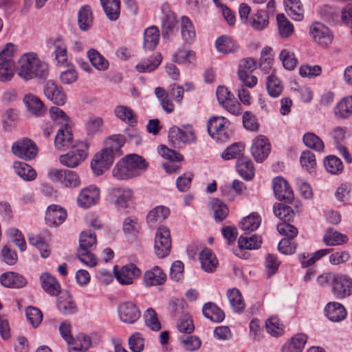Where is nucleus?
Segmentation results:
<instances>
[{
  "mask_svg": "<svg viewBox=\"0 0 352 352\" xmlns=\"http://www.w3.org/2000/svg\"><path fill=\"white\" fill-rule=\"evenodd\" d=\"M277 24L280 36L283 38L290 36L294 32L293 25L283 14H278L276 16Z\"/></svg>",
  "mask_w": 352,
  "mask_h": 352,
  "instance_id": "3c124183",
  "label": "nucleus"
},
{
  "mask_svg": "<svg viewBox=\"0 0 352 352\" xmlns=\"http://www.w3.org/2000/svg\"><path fill=\"white\" fill-rule=\"evenodd\" d=\"M67 212L64 208L52 204L47 207L45 212V221L50 226H58L64 222Z\"/></svg>",
  "mask_w": 352,
  "mask_h": 352,
  "instance_id": "aec40b11",
  "label": "nucleus"
},
{
  "mask_svg": "<svg viewBox=\"0 0 352 352\" xmlns=\"http://www.w3.org/2000/svg\"><path fill=\"white\" fill-rule=\"evenodd\" d=\"M166 280V274L158 266H154L152 269L146 271L143 277L144 283L147 287L163 285Z\"/></svg>",
  "mask_w": 352,
  "mask_h": 352,
  "instance_id": "4be33fe9",
  "label": "nucleus"
},
{
  "mask_svg": "<svg viewBox=\"0 0 352 352\" xmlns=\"http://www.w3.org/2000/svg\"><path fill=\"white\" fill-rule=\"evenodd\" d=\"M230 122L223 116H213L208 120L207 131L210 136L220 142L229 138L228 132Z\"/></svg>",
  "mask_w": 352,
  "mask_h": 352,
  "instance_id": "39448f33",
  "label": "nucleus"
},
{
  "mask_svg": "<svg viewBox=\"0 0 352 352\" xmlns=\"http://www.w3.org/2000/svg\"><path fill=\"white\" fill-rule=\"evenodd\" d=\"M126 142L125 137L120 134L112 135L108 137L104 141V147L102 150H106L111 156L119 157L122 155L121 148Z\"/></svg>",
  "mask_w": 352,
  "mask_h": 352,
  "instance_id": "412c9836",
  "label": "nucleus"
},
{
  "mask_svg": "<svg viewBox=\"0 0 352 352\" xmlns=\"http://www.w3.org/2000/svg\"><path fill=\"white\" fill-rule=\"evenodd\" d=\"M250 25L256 30H261L266 28L269 23V16L264 10H258L252 15L250 21Z\"/></svg>",
  "mask_w": 352,
  "mask_h": 352,
  "instance_id": "de8ad7c7",
  "label": "nucleus"
},
{
  "mask_svg": "<svg viewBox=\"0 0 352 352\" xmlns=\"http://www.w3.org/2000/svg\"><path fill=\"white\" fill-rule=\"evenodd\" d=\"M148 166V162L142 156L137 154H129L116 164L113 169V176H126L129 172L144 170Z\"/></svg>",
  "mask_w": 352,
  "mask_h": 352,
  "instance_id": "7ed1b4c3",
  "label": "nucleus"
},
{
  "mask_svg": "<svg viewBox=\"0 0 352 352\" xmlns=\"http://www.w3.org/2000/svg\"><path fill=\"white\" fill-rule=\"evenodd\" d=\"M202 312L204 316L215 322H221L224 318V312L213 302L204 304Z\"/></svg>",
  "mask_w": 352,
  "mask_h": 352,
  "instance_id": "f704fd0d",
  "label": "nucleus"
},
{
  "mask_svg": "<svg viewBox=\"0 0 352 352\" xmlns=\"http://www.w3.org/2000/svg\"><path fill=\"white\" fill-rule=\"evenodd\" d=\"M25 315L28 320L33 327H37L43 320L42 312L36 307L30 306L25 310Z\"/></svg>",
  "mask_w": 352,
  "mask_h": 352,
  "instance_id": "0e129e2a",
  "label": "nucleus"
},
{
  "mask_svg": "<svg viewBox=\"0 0 352 352\" xmlns=\"http://www.w3.org/2000/svg\"><path fill=\"white\" fill-rule=\"evenodd\" d=\"M250 151L255 161L262 163L267 158L271 151L269 140L262 135L256 136L253 140Z\"/></svg>",
  "mask_w": 352,
  "mask_h": 352,
  "instance_id": "9d476101",
  "label": "nucleus"
},
{
  "mask_svg": "<svg viewBox=\"0 0 352 352\" xmlns=\"http://www.w3.org/2000/svg\"><path fill=\"white\" fill-rule=\"evenodd\" d=\"M103 10L110 21H116L120 14V0H100Z\"/></svg>",
  "mask_w": 352,
  "mask_h": 352,
  "instance_id": "c85d7f7f",
  "label": "nucleus"
},
{
  "mask_svg": "<svg viewBox=\"0 0 352 352\" xmlns=\"http://www.w3.org/2000/svg\"><path fill=\"white\" fill-rule=\"evenodd\" d=\"M266 87L269 95L273 98L278 97L283 89L282 82L274 74H271L267 77Z\"/></svg>",
  "mask_w": 352,
  "mask_h": 352,
  "instance_id": "79ce46f5",
  "label": "nucleus"
},
{
  "mask_svg": "<svg viewBox=\"0 0 352 352\" xmlns=\"http://www.w3.org/2000/svg\"><path fill=\"white\" fill-rule=\"evenodd\" d=\"M324 311L327 317L333 322H340L346 316V311L344 307L337 302L327 303Z\"/></svg>",
  "mask_w": 352,
  "mask_h": 352,
  "instance_id": "b1692460",
  "label": "nucleus"
},
{
  "mask_svg": "<svg viewBox=\"0 0 352 352\" xmlns=\"http://www.w3.org/2000/svg\"><path fill=\"white\" fill-rule=\"evenodd\" d=\"M171 250V239L169 229L162 226L156 231L154 241V252L159 258L167 256Z\"/></svg>",
  "mask_w": 352,
  "mask_h": 352,
  "instance_id": "423d86ee",
  "label": "nucleus"
},
{
  "mask_svg": "<svg viewBox=\"0 0 352 352\" xmlns=\"http://www.w3.org/2000/svg\"><path fill=\"white\" fill-rule=\"evenodd\" d=\"M57 307L59 311L63 315H68L75 313L77 311L76 306L67 293H63L57 300Z\"/></svg>",
  "mask_w": 352,
  "mask_h": 352,
  "instance_id": "473e14b6",
  "label": "nucleus"
},
{
  "mask_svg": "<svg viewBox=\"0 0 352 352\" xmlns=\"http://www.w3.org/2000/svg\"><path fill=\"white\" fill-rule=\"evenodd\" d=\"M54 47L53 54L57 63L65 65L67 63V47L61 37H57L50 41Z\"/></svg>",
  "mask_w": 352,
  "mask_h": 352,
  "instance_id": "2f4dec72",
  "label": "nucleus"
},
{
  "mask_svg": "<svg viewBox=\"0 0 352 352\" xmlns=\"http://www.w3.org/2000/svg\"><path fill=\"white\" fill-rule=\"evenodd\" d=\"M110 196L118 208H124L132 200L133 191L126 187H114L110 190Z\"/></svg>",
  "mask_w": 352,
  "mask_h": 352,
  "instance_id": "6ab92c4d",
  "label": "nucleus"
},
{
  "mask_svg": "<svg viewBox=\"0 0 352 352\" xmlns=\"http://www.w3.org/2000/svg\"><path fill=\"white\" fill-rule=\"evenodd\" d=\"M162 60L161 54L156 53L151 56L147 60L138 63L135 67L139 72H151L160 65Z\"/></svg>",
  "mask_w": 352,
  "mask_h": 352,
  "instance_id": "4c0bfd02",
  "label": "nucleus"
},
{
  "mask_svg": "<svg viewBox=\"0 0 352 352\" xmlns=\"http://www.w3.org/2000/svg\"><path fill=\"white\" fill-rule=\"evenodd\" d=\"M261 237L257 235H253L250 237L241 236L238 241V245L241 249H257L261 246Z\"/></svg>",
  "mask_w": 352,
  "mask_h": 352,
  "instance_id": "6e6d98bb",
  "label": "nucleus"
},
{
  "mask_svg": "<svg viewBox=\"0 0 352 352\" xmlns=\"http://www.w3.org/2000/svg\"><path fill=\"white\" fill-rule=\"evenodd\" d=\"M100 190L98 188L89 186L82 189L77 198L78 205L82 208H88L98 203Z\"/></svg>",
  "mask_w": 352,
  "mask_h": 352,
  "instance_id": "a211bd4d",
  "label": "nucleus"
},
{
  "mask_svg": "<svg viewBox=\"0 0 352 352\" xmlns=\"http://www.w3.org/2000/svg\"><path fill=\"white\" fill-rule=\"evenodd\" d=\"M16 72L25 80L34 78H45L49 74L48 65L33 53L25 54L20 57L16 63Z\"/></svg>",
  "mask_w": 352,
  "mask_h": 352,
  "instance_id": "f257e3e1",
  "label": "nucleus"
},
{
  "mask_svg": "<svg viewBox=\"0 0 352 352\" xmlns=\"http://www.w3.org/2000/svg\"><path fill=\"white\" fill-rule=\"evenodd\" d=\"M169 141L175 144H192L196 141V135L192 125L187 124L178 127L173 126L168 131Z\"/></svg>",
  "mask_w": 352,
  "mask_h": 352,
  "instance_id": "6e6552de",
  "label": "nucleus"
},
{
  "mask_svg": "<svg viewBox=\"0 0 352 352\" xmlns=\"http://www.w3.org/2000/svg\"><path fill=\"white\" fill-rule=\"evenodd\" d=\"M279 58L283 67L288 70L294 69L297 64V60L295 58L294 52L286 49L281 50Z\"/></svg>",
  "mask_w": 352,
  "mask_h": 352,
  "instance_id": "052dcab7",
  "label": "nucleus"
},
{
  "mask_svg": "<svg viewBox=\"0 0 352 352\" xmlns=\"http://www.w3.org/2000/svg\"><path fill=\"white\" fill-rule=\"evenodd\" d=\"M244 148L245 146L242 143H234L222 153L221 156L226 160L236 158L242 155Z\"/></svg>",
  "mask_w": 352,
  "mask_h": 352,
  "instance_id": "e2e57ef3",
  "label": "nucleus"
},
{
  "mask_svg": "<svg viewBox=\"0 0 352 352\" xmlns=\"http://www.w3.org/2000/svg\"><path fill=\"white\" fill-rule=\"evenodd\" d=\"M1 284L8 288H21L27 280L24 276L14 272H6L0 276Z\"/></svg>",
  "mask_w": 352,
  "mask_h": 352,
  "instance_id": "5701e85b",
  "label": "nucleus"
},
{
  "mask_svg": "<svg viewBox=\"0 0 352 352\" xmlns=\"http://www.w3.org/2000/svg\"><path fill=\"white\" fill-rule=\"evenodd\" d=\"M302 141L307 147L316 151H322L324 149V144L322 140L313 133L305 134Z\"/></svg>",
  "mask_w": 352,
  "mask_h": 352,
  "instance_id": "4d7b16f0",
  "label": "nucleus"
},
{
  "mask_svg": "<svg viewBox=\"0 0 352 352\" xmlns=\"http://www.w3.org/2000/svg\"><path fill=\"white\" fill-rule=\"evenodd\" d=\"M272 184L274 195L279 200L290 203L294 199L293 190L283 177H274Z\"/></svg>",
  "mask_w": 352,
  "mask_h": 352,
  "instance_id": "dca6fc26",
  "label": "nucleus"
},
{
  "mask_svg": "<svg viewBox=\"0 0 352 352\" xmlns=\"http://www.w3.org/2000/svg\"><path fill=\"white\" fill-rule=\"evenodd\" d=\"M265 327L269 333L278 336L283 332V325L277 317H270L265 322Z\"/></svg>",
  "mask_w": 352,
  "mask_h": 352,
  "instance_id": "bf43d9fd",
  "label": "nucleus"
},
{
  "mask_svg": "<svg viewBox=\"0 0 352 352\" xmlns=\"http://www.w3.org/2000/svg\"><path fill=\"white\" fill-rule=\"evenodd\" d=\"M210 204L214 212V219L219 221L224 220L229 212L226 205L217 198L212 199Z\"/></svg>",
  "mask_w": 352,
  "mask_h": 352,
  "instance_id": "c03bdc74",
  "label": "nucleus"
},
{
  "mask_svg": "<svg viewBox=\"0 0 352 352\" xmlns=\"http://www.w3.org/2000/svg\"><path fill=\"white\" fill-rule=\"evenodd\" d=\"M67 343L69 352H82L90 347L91 342L89 336L82 333L78 335L75 339L72 337Z\"/></svg>",
  "mask_w": 352,
  "mask_h": 352,
  "instance_id": "cd10ccee",
  "label": "nucleus"
},
{
  "mask_svg": "<svg viewBox=\"0 0 352 352\" xmlns=\"http://www.w3.org/2000/svg\"><path fill=\"white\" fill-rule=\"evenodd\" d=\"M337 117L346 118L352 115V96L344 98L335 107Z\"/></svg>",
  "mask_w": 352,
  "mask_h": 352,
  "instance_id": "ea45409f",
  "label": "nucleus"
},
{
  "mask_svg": "<svg viewBox=\"0 0 352 352\" xmlns=\"http://www.w3.org/2000/svg\"><path fill=\"white\" fill-rule=\"evenodd\" d=\"M199 258L202 269L206 272H212L217 267L218 261L212 250L208 248H204L200 252Z\"/></svg>",
  "mask_w": 352,
  "mask_h": 352,
  "instance_id": "bb28decb",
  "label": "nucleus"
},
{
  "mask_svg": "<svg viewBox=\"0 0 352 352\" xmlns=\"http://www.w3.org/2000/svg\"><path fill=\"white\" fill-rule=\"evenodd\" d=\"M348 237L340 232L329 229L323 237V241L327 245H338L346 243Z\"/></svg>",
  "mask_w": 352,
  "mask_h": 352,
  "instance_id": "37998d69",
  "label": "nucleus"
},
{
  "mask_svg": "<svg viewBox=\"0 0 352 352\" xmlns=\"http://www.w3.org/2000/svg\"><path fill=\"white\" fill-rule=\"evenodd\" d=\"M118 313L120 320L127 324L135 323L141 315L138 306L131 301L120 304L118 307Z\"/></svg>",
  "mask_w": 352,
  "mask_h": 352,
  "instance_id": "4468645a",
  "label": "nucleus"
},
{
  "mask_svg": "<svg viewBox=\"0 0 352 352\" xmlns=\"http://www.w3.org/2000/svg\"><path fill=\"white\" fill-rule=\"evenodd\" d=\"M15 63L8 61L0 62V81L6 82L12 80L14 75Z\"/></svg>",
  "mask_w": 352,
  "mask_h": 352,
  "instance_id": "8fccbe9b",
  "label": "nucleus"
},
{
  "mask_svg": "<svg viewBox=\"0 0 352 352\" xmlns=\"http://www.w3.org/2000/svg\"><path fill=\"white\" fill-rule=\"evenodd\" d=\"M273 209L275 216L283 220V221H289L294 215V212L291 207L283 204H275Z\"/></svg>",
  "mask_w": 352,
  "mask_h": 352,
  "instance_id": "13d9d810",
  "label": "nucleus"
},
{
  "mask_svg": "<svg viewBox=\"0 0 352 352\" xmlns=\"http://www.w3.org/2000/svg\"><path fill=\"white\" fill-rule=\"evenodd\" d=\"M181 34L186 42H190L195 36V32L189 19L184 16L181 19Z\"/></svg>",
  "mask_w": 352,
  "mask_h": 352,
  "instance_id": "864d4df0",
  "label": "nucleus"
},
{
  "mask_svg": "<svg viewBox=\"0 0 352 352\" xmlns=\"http://www.w3.org/2000/svg\"><path fill=\"white\" fill-rule=\"evenodd\" d=\"M14 173L18 176H36V170L24 162H14L13 163Z\"/></svg>",
  "mask_w": 352,
  "mask_h": 352,
  "instance_id": "774afa93",
  "label": "nucleus"
},
{
  "mask_svg": "<svg viewBox=\"0 0 352 352\" xmlns=\"http://www.w3.org/2000/svg\"><path fill=\"white\" fill-rule=\"evenodd\" d=\"M285 11L295 21H301L304 16V10L299 0H284Z\"/></svg>",
  "mask_w": 352,
  "mask_h": 352,
  "instance_id": "7c9ffc66",
  "label": "nucleus"
},
{
  "mask_svg": "<svg viewBox=\"0 0 352 352\" xmlns=\"http://www.w3.org/2000/svg\"><path fill=\"white\" fill-rule=\"evenodd\" d=\"M333 294L338 299L349 296L352 294V279L347 275L336 274L332 282Z\"/></svg>",
  "mask_w": 352,
  "mask_h": 352,
  "instance_id": "9b49d317",
  "label": "nucleus"
},
{
  "mask_svg": "<svg viewBox=\"0 0 352 352\" xmlns=\"http://www.w3.org/2000/svg\"><path fill=\"white\" fill-rule=\"evenodd\" d=\"M115 277L122 285H131L133 280L138 278L141 274L140 270L134 264H128L118 268L114 267Z\"/></svg>",
  "mask_w": 352,
  "mask_h": 352,
  "instance_id": "ddd939ff",
  "label": "nucleus"
},
{
  "mask_svg": "<svg viewBox=\"0 0 352 352\" xmlns=\"http://www.w3.org/2000/svg\"><path fill=\"white\" fill-rule=\"evenodd\" d=\"M146 324L153 331H159L161 329V324L157 317L155 311L148 308L144 315Z\"/></svg>",
  "mask_w": 352,
  "mask_h": 352,
  "instance_id": "338daca9",
  "label": "nucleus"
},
{
  "mask_svg": "<svg viewBox=\"0 0 352 352\" xmlns=\"http://www.w3.org/2000/svg\"><path fill=\"white\" fill-rule=\"evenodd\" d=\"M155 94L160 101L161 105L164 110L168 113L173 111L174 106L170 100H168V96L166 91L162 87H157L155 89Z\"/></svg>",
  "mask_w": 352,
  "mask_h": 352,
  "instance_id": "69168bd1",
  "label": "nucleus"
},
{
  "mask_svg": "<svg viewBox=\"0 0 352 352\" xmlns=\"http://www.w3.org/2000/svg\"><path fill=\"white\" fill-rule=\"evenodd\" d=\"M88 145L82 142L70 147L69 151L59 157L60 162L69 168H75L82 162L88 156Z\"/></svg>",
  "mask_w": 352,
  "mask_h": 352,
  "instance_id": "20e7f679",
  "label": "nucleus"
},
{
  "mask_svg": "<svg viewBox=\"0 0 352 352\" xmlns=\"http://www.w3.org/2000/svg\"><path fill=\"white\" fill-rule=\"evenodd\" d=\"M12 152L21 159L30 160L36 156L38 148L32 140L28 138H23L13 143Z\"/></svg>",
  "mask_w": 352,
  "mask_h": 352,
  "instance_id": "0eeeda50",
  "label": "nucleus"
},
{
  "mask_svg": "<svg viewBox=\"0 0 352 352\" xmlns=\"http://www.w3.org/2000/svg\"><path fill=\"white\" fill-rule=\"evenodd\" d=\"M324 166L329 173L333 175L340 173L343 168L341 160L334 155H329L325 157Z\"/></svg>",
  "mask_w": 352,
  "mask_h": 352,
  "instance_id": "5fc2aeb1",
  "label": "nucleus"
},
{
  "mask_svg": "<svg viewBox=\"0 0 352 352\" xmlns=\"http://www.w3.org/2000/svg\"><path fill=\"white\" fill-rule=\"evenodd\" d=\"M87 56L92 65L96 69L100 71H105L109 67L108 60L96 50H89L87 52Z\"/></svg>",
  "mask_w": 352,
  "mask_h": 352,
  "instance_id": "a19ab883",
  "label": "nucleus"
},
{
  "mask_svg": "<svg viewBox=\"0 0 352 352\" xmlns=\"http://www.w3.org/2000/svg\"><path fill=\"white\" fill-rule=\"evenodd\" d=\"M28 111L36 116H41L46 112L43 102L36 96L26 95L23 98Z\"/></svg>",
  "mask_w": 352,
  "mask_h": 352,
  "instance_id": "a878e982",
  "label": "nucleus"
},
{
  "mask_svg": "<svg viewBox=\"0 0 352 352\" xmlns=\"http://www.w3.org/2000/svg\"><path fill=\"white\" fill-rule=\"evenodd\" d=\"M261 222V217L256 213H252L244 217L239 223V227L245 231H254L260 226Z\"/></svg>",
  "mask_w": 352,
  "mask_h": 352,
  "instance_id": "49530a36",
  "label": "nucleus"
},
{
  "mask_svg": "<svg viewBox=\"0 0 352 352\" xmlns=\"http://www.w3.org/2000/svg\"><path fill=\"white\" fill-rule=\"evenodd\" d=\"M114 158L106 150L96 153L90 163L94 174L101 175L108 170L113 163Z\"/></svg>",
  "mask_w": 352,
  "mask_h": 352,
  "instance_id": "1a4fd4ad",
  "label": "nucleus"
},
{
  "mask_svg": "<svg viewBox=\"0 0 352 352\" xmlns=\"http://www.w3.org/2000/svg\"><path fill=\"white\" fill-rule=\"evenodd\" d=\"M40 280L43 289L48 294L58 296L60 294V285L54 276L49 273H43Z\"/></svg>",
  "mask_w": 352,
  "mask_h": 352,
  "instance_id": "393cba45",
  "label": "nucleus"
},
{
  "mask_svg": "<svg viewBox=\"0 0 352 352\" xmlns=\"http://www.w3.org/2000/svg\"><path fill=\"white\" fill-rule=\"evenodd\" d=\"M45 97L54 104L62 106L66 102V95L61 87L58 86L54 81L48 80L43 87Z\"/></svg>",
  "mask_w": 352,
  "mask_h": 352,
  "instance_id": "2eb2a0df",
  "label": "nucleus"
},
{
  "mask_svg": "<svg viewBox=\"0 0 352 352\" xmlns=\"http://www.w3.org/2000/svg\"><path fill=\"white\" fill-rule=\"evenodd\" d=\"M117 118L122 121L128 122L129 124L136 123L137 120L133 111L126 106H118L114 110Z\"/></svg>",
  "mask_w": 352,
  "mask_h": 352,
  "instance_id": "603ef678",
  "label": "nucleus"
},
{
  "mask_svg": "<svg viewBox=\"0 0 352 352\" xmlns=\"http://www.w3.org/2000/svg\"><path fill=\"white\" fill-rule=\"evenodd\" d=\"M160 34L157 27L151 26L144 32L143 47L144 50H154L159 43Z\"/></svg>",
  "mask_w": 352,
  "mask_h": 352,
  "instance_id": "c756f323",
  "label": "nucleus"
},
{
  "mask_svg": "<svg viewBox=\"0 0 352 352\" xmlns=\"http://www.w3.org/2000/svg\"><path fill=\"white\" fill-rule=\"evenodd\" d=\"M236 167L240 176H254L255 175L254 164L246 157H239Z\"/></svg>",
  "mask_w": 352,
  "mask_h": 352,
  "instance_id": "58836bf2",
  "label": "nucleus"
},
{
  "mask_svg": "<svg viewBox=\"0 0 352 352\" xmlns=\"http://www.w3.org/2000/svg\"><path fill=\"white\" fill-rule=\"evenodd\" d=\"M78 23L80 30L86 31L93 24V14L89 6L85 5L80 8L78 14Z\"/></svg>",
  "mask_w": 352,
  "mask_h": 352,
  "instance_id": "72a5a7b5",
  "label": "nucleus"
},
{
  "mask_svg": "<svg viewBox=\"0 0 352 352\" xmlns=\"http://www.w3.org/2000/svg\"><path fill=\"white\" fill-rule=\"evenodd\" d=\"M177 327L181 333H191L195 329L191 316L188 314H184L178 320Z\"/></svg>",
  "mask_w": 352,
  "mask_h": 352,
  "instance_id": "680f3d73",
  "label": "nucleus"
},
{
  "mask_svg": "<svg viewBox=\"0 0 352 352\" xmlns=\"http://www.w3.org/2000/svg\"><path fill=\"white\" fill-rule=\"evenodd\" d=\"M215 45L219 52L224 54L235 52L238 48L234 41L228 36L218 38Z\"/></svg>",
  "mask_w": 352,
  "mask_h": 352,
  "instance_id": "a18cd8bd",
  "label": "nucleus"
},
{
  "mask_svg": "<svg viewBox=\"0 0 352 352\" xmlns=\"http://www.w3.org/2000/svg\"><path fill=\"white\" fill-rule=\"evenodd\" d=\"M230 305L234 312L241 313L245 309V302L240 292L236 289H230L227 292Z\"/></svg>",
  "mask_w": 352,
  "mask_h": 352,
  "instance_id": "e433bc0d",
  "label": "nucleus"
},
{
  "mask_svg": "<svg viewBox=\"0 0 352 352\" xmlns=\"http://www.w3.org/2000/svg\"><path fill=\"white\" fill-rule=\"evenodd\" d=\"M170 214L168 208L164 206H158L150 210L146 216V221L148 224L153 225L156 223L163 221Z\"/></svg>",
  "mask_w": 352,
  "mask_h": 352,
  "instance_id": "c9c22d12",
  "label": "nucleus"
},
{
  "mask_svg": "<svg viewBox=\"0 0 352 352\" xmlns=\"http://www.w3.org/2000/svg\"><path fill=\"white\" fill-rule=\"evenodd\" d=\"M309 32L314 41L323 47H327L333 41V33L322 23L315 22L312 23Z\"/></svg>",
  "mask_w": 352,
  "mask_h": 352,
  "instance_id": "f8f14e48",
  "label": "nucleus"
},
{
  "mask_svg": "<svg viewBox=\"0 0 352 352\" xmlns=\"http://www.w3.org/2000/svg\"><path fill=\"white\" fill-rule=\"evenodd\" d=\"M300 162L309 174L315 173L316 162L315 155L311 151L309 150L302 151L300 157Z\"/></svg>",
  "mask_w": 352,
  "mask_h": 352,
  "instance_id": "09e8293b",
  "label": "nucleus"
},
{
  "mask_svg": "<svg viewBox=\"0 0 352 352\" xmlns=\"http://www.w3.org/2000/svg\"><path fill=\"white\" fill-rule=\"evenodd\" d=\"M96 236L91 230H85L80 234L79 249L78 257L80 261L89 267L97 265V258L91 253V250L96 245Z\"/></svg>",
  "mask_w": 352,
  "mask_h": 352,
  "instance_id": "f03ea898",
  "label": "nucleus"
},
{
  "mask_svg": "<svg viewBox=\"0 0 352 352\" xmlns=\"http://www.w3.org/2000/svg\"><path fill=\"white\" fill-rule=\"evenodd\" d=\"M77 143L73 141L72 131L67 124H65L58 129L54 139V144L57 149H69Z\"/></svg>",
  "mask_w": 352,
  "mask_h": 352,
  "instance_id": "f3484780",
  "label": "nucleus"
}]
</instances>
